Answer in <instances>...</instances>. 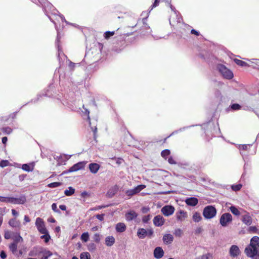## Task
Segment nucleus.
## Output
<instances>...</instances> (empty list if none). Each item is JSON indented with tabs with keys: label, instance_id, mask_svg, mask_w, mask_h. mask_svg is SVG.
<instances>
[{
	"label": "nucleus",
	"instance_id": "bb28decb",
	"mask_svg": "<svg viewBox=\"0 0 259 259\" xmlns=\"http://www.w3.org/2000/svg\"><path fill=\"white\" fill-rule=\"evenodd\" d=\"M13 242L18 244L19 242L23 241V238L20 235L19 233L16 234L13 237Z\"/></svg>",
	"mask_w": 259,
	"mask_h": 259
},
{
	"label": "nucleus",
	"instance_id": "774afa93",
	"mask_svg": "<svg viewBox=\"0 0 259 259\" xmlns=\"http://www.w3.org/2000/svg\"><path fill=\"white\" fill-rule=\"evenodd\" d=\"M191 32L192 34H195L196 35H199V32H198L197 31H196L195 29H192L191 30Z\"/></svg>",
	"mask_w": 259,
	"mask_h": 259
},
{
	"label": "nucleus",
	"instance_id": "58836bf2",
	"mask_svg": "<svg viewBox=\"0 0 259 259\" xmlns=\"http://www.w3.org/2000/svg\"><path fill=\"white\" fill-rule=\"evenodd\" d=\"M101 235L99 233H96L94 235L93 238L95 242L99 243L101 239Z\"/></svg>",
	"mask_w": 259,
	"mask_h": 259
},
{
	"label": "nucleus",
	"instance_id": "c03bdc74",
	"mask_svg": "<svg viewBox=\"0 0 259 259\" xmlns=\"http://www.w3.org/2000/svg\"><path fill=\"white\" fill-rule=\"evenodd\" d=\"M61 183L60 182H53L48 185V187L50 188H56L60 186Z\"/></svg>",
	"mask_w": 259,
	"mask_h": 259
},
{
	"label": "nucleus",
	"instance_id": "5701e85b",
	"mask_svg": "<svg viewBox=\"0 0 259 259\" xmlns=\"http://www.w3.org/2000/svg\"><path fill=\"white\" fill-rule=\"evenodd\" d=\"M126 227L123 223H118L116 225L115 230L118 233H122L126 230Z\"/></svg>",
	"mask_w": 259,
	"mask_h": 259
},
{
	"label": "nucleus",
	"instance_id": "c85d7f7f",
	"mask_svg": "<svg viewBox=\"0 0 259 259\" xmlns=\"http://www.w3.org/2000/svg\"><path fill=\"white\" fill-rule=\"evenodd\" d=\"M80 239L83 242H87L89 240V234L88 232L83 233L81 236Z\"/></svg>",
	"mask_w": 259,
	"mask_h": 259
},
{
	"label": "nucleus",
	"instance_id": "9b49d317",
	"mask_svg": "<svg viewBox=\"0 0 259 259\" xmlns=\"http://www.w3.org/2000/svg\"><path fill=\"white\" fill-rule=\"evenodd\" d=\"M43 247L40 246H35L29 251L28 254L30 256H39Z\"/></svg>",
	"mask_w": 259,
	"mask_h": 259
},
{
	"label": "nucleus",
	"instance_id": "37998d69",
	"mask_svg": "<svg viewBox=\"0 0 259 259\" xmlns=\"http://www.w3.org/2000/svg\"><path fill=\"white\" fill-rule=\"evenodd\" d=\"M11 197L0 196V201L6 203H10Z\"/></svg>",
	"mask_w": 259,
	"mask_h": 259
},
{
	"label": "nucleus",
	"instance_id": "ea45409f",
	"mask_svg": "<svg viewBox=\"0 0 259 259\" xmlns=\"http://www.w3.org/2000/svg\"><path fill=\"white\" fill-rule=\"evenodd\" d=\"M88 249L90 251H94L96 249V245L94 243H90L88 245Z\"/></svg>",
	"mask_w": 259,
	"mask_h": 259
},
{
	"label": "nucleus",
	"instance_id": "72a5a7b5",
	"mask_svg": "<svg viewBox=\"0 0 259 259\" xmlns=\"http://www.w3.org/2000/svg\"><path fill=\"white\" fill-rule=\"evenodd\" d=\"M161 0H155L154 3L153 4V5L151 6V9H150V10L149 11V12L147 13V15L146 16V17L145 18H143V21H145L147 18V17H148V14L149 13H150V12L154 8H155L156 7L158 6V5H159V3L160 2Z\"/></svg>",
	"mask_w": 259,
	"mask_h": 259
},
{
	"label": "nucleus",
	"instance_id": "b1692460",
	"mask_svg": "<svg viewBox=\"0 0 259 259\" xmlns=\"http://www.w3.org/2000/svg\"><path fill=\"white\" fill-rule=\"evenodd\" d=\"M185 202L187 205L192 206H194L197 204L198 201L196 198L191 197L187 199Z\"/></svg>",
	"mask_w": 259,
	"mask_h": 259
},
{
	"label": "nucleus",
	"instance_id": "8fccbe9b",
	"mask_svg": "<svg viewBox=\"0 0 259 259\" xmlns=\"http://www.w3.org/2000/svg\"><path fill=\"white\" fill-rule=\"evenodd\" d=\"M231 108L233 110H237L241 109V106L238 104H233L231 106Z\"/></svg>",
	"mask_w": 259,
	"mask_h": 259
},
{
	"label": "nucleus",
	"instance_id": "a18cd8bd",
	"mask_svg": "<svg viewBox=\"0 0 259 259\" xmlns=\"http://www.w3.org/2000/svg\"><path fill=\"white\" fill-rule=\"evenodd\" d=\"M242 187V185L241 184H237V185H233L231 186V188L233 191H237L240 190V189Z\"/></svg>",
	"mask_w": 259,
	"mask_h": 259
},
{
	"label": "nucleus",
	"instance_id": "4be33fe9",
	"mask_svg": "<svg viewBox=\"0 0 259 259\" xmlns=\"http://www.w3.org/2000/svg\"><path fill=\"white\" fill-rule=\"evenodd\" d=\"M118 187L117 185H114L111 187L108 191L107 195L109 197H113L118 191Z\"/></svg>",
	"mask_w": 259,
	"mask_h": 259
},
{
	"label": "nucleus",
	"instance_id": "473e14b6",
	"mask_svg": "<svg viewBox=\"0 0 259 259\" xmlns=\"http://www.w3.org/2000/svg\"><path fill=\"white\" fill-rule=\"evenodd\" d=\"M201 219H202V218L201 217V215H200V213H199L198 212H195L193 214V220L195 222H199V221H201Z\"/></svg>",
	"mask_w": 259,
	"mask_h": 259
},
{
	"label": "nucleus",
	"instance_id": "4468645a",
	"mask_svg": "<svg viewBox=\"0 0 259 259\" xmlns=\"http://www.w3.org/2000/svg\"><path fill=\"white\" fill-rule=\"evenodd\" d=\"M153 255L156 259L161 258L164 255V251L161 247H156L154 250Z\"/></svg>",
	"mask_w": 259,
	"mask_h": 259
},
{
	"label": "nucleus",
	"instance_id": "0eeeda50",
	"mask_svg": "<svg viewBox=\"0 0 259 259\" xmlns=\"http://www.w3.org/2000/svg\"><path fill=\"white\" fill-rule=\"evenodd\" d=\"M175 207L171 205H165L161 209V212L166 217L172 215L175 212Z\"/></svg>",
	"mask_w": 259,
	"mask_h": 259
},
{
	"label": "nucleus",
	"instance_id": "c9c22d12",
	"mask_svg": "<svg viewBox=\"0 0 259 259\" xmlns=\"http://www.w3.org/2000/svg\"><path fill=\"white\" fill-rule=\"evenodd\" d=\"M80 259H91V255L88 252H82L80 255Z\"/></svg>",
	"mask_w": 259,
	"mask_h": 259
},
{
	"label": "nucleus",
	"instance_id": "a878e982",
	"mask_svg": "<svg viewBox=\"0 0 259 259\" xmlns=\"http://www.w3.org/2000/svg\"><path fill=\"white\" fill-rule=\"evenodd\" d=\"M9 224L12 227H20V223L15 219H11L9 222Z\"/></svg>",
	"mask_w": 259,
	"mask_h": 259
},
{
	"label": "nucleus",
	"instance_id": "13d9d810",
	"mask_svg": "<svg viewBox=\"0 0 259 259\" xmlns=\"http://www.w3.org/2000/svg\"><path fill=\"white\" fill-rule=\"evenodd\" d=\"M247 60L250 61V62H251L252 63H254L256 65L259 66V59H250V60H248L247 59Z\"/></svg>",
	"mask_w": 259,
	"mask_h": 259
},
{
	"label": "nucleus",
	"instance_id": "6e6d98bb",
	"mask_svg": "<svg viewBox=\"0 0 259 259\" xmlns=\"http://www.w3.org/2000/svg\"><path fill=\"white\" fill-rule=\"evenodd\" d=\"M174 234L176 236H181L182 234V231L180 229H177L175 230Z\"/></svg>",
	"mask_w": 259,
	"mask_h": 259
},
{
	"label": "nucleus",
	"instance_id": "f257e3e1",
	"mask_svg": "<svg viewBox=\"0 0 259 259\" xmlns=\"http://www.w3.org/2000/svg\"><path fill=\"white\" fill-rule=\"evenodd\" d=\"M217 69L224 78L228 79H231L233 78V73L225 66L222 64H219L217 66Z\"/></svg>",
	"mask_w": 259,
	"mask_h": 259
},
{
	"label": "nucleus",
	"instance_id": "20e7f679",
	"mask_svg": "<svg viewBox=\"0 0 259 259\" xmlns=\"http://www.w3.org/2000/svg\"><path fill=\"white\" fill-rule=\"evenodd\" d=\"M232 221V217L229 213H223L220 220V224L223 227H226Z\"/></svg>",
	"mask_w": 259,
	"mask_h": 259
},
{
	"label": "nucleus",
	"instance_id": "5fc2aeb1",
	"mask_svg": "<svg viewBox=\"0 0 259 259\" xmlns=\"http://www.w3.org/2000/svg\"><path fill=\"white\" fill-rule=\"evenodd\" d=\"M77 65H79V64H75L74 63H73L71 61H69V67L70 68V69L71 70H73L74 67Z\"/></svg>",
	"mask_w": 259,
	"mask_h": 259
},
{
	"label": "nucleus",
	"instance_id": "f3484780",
	"mask_svg": "<svg viewBox=\"0 0 259 259\" xmlns=\"http://www.w3.org/2000/svg\"><path fill=\"white\" fill-rule=\"evenodd\" d=\"M52 255V253L51 251L48 250L45 248H42V251H41L38 257L40 258V259H48L49 257Z\"/></svg>",
	"mask_w": 259,
	"mask_h": 259
},
{
	"label": "nucleus",
	"instance_id": "79ce46f5",
	"mask_svg": "<svg viewBox=\"0 0 259 259\" xmlns=\"http://www.w3.org/2000/svg\"><path fill=\"white\" fill-rule=\"evenodd\" d=\"M114 31H106L105 32L104 36L106 39H108L114 34Z\"/></svg>",
	"mask_w": 259,
	"mask_h": 259
},
{
	"label": "nucleus",
	"instance_id": "052dcab7",
	"mask_svg": "<svg viewBox=\"0 0 259 259\" xmlns=\"http://www.w3.org/2000/svg\"><path fill=\"white\" fill-rule=\"evenodd\" d=\"M168 162L171 164H176V161L173 159L172 157H170L169 158H168Z\"/></svg>",
	"mask_w": 259,
	"mask_h": 259
},
{
	"label": "nucleus",
	"instance_id": "680f3d73",
	"mask_svg": "<svg viewBox=\"0 0 259 259\" xmlns=\"http://www.w3.org/2000/svg\"><path fill=\"white\" fill-rule=\"evenodd\" d=\"M0 256L2 259H5L7 257V254L4 251H2L0 253Z\"/></svg>",
	"mask_w": 259,
	"mask_h": 259
},
{
	"label": "nucleus",
	"instance_id": "ddd939ff",
	"mask_svg": "<svg viewBox=\"0 0 259 259\" xmlns=\"http://www.w3.org/2000/svg\"><path fill=\"white\" fill-rule=\"evenodd\" d=\"M153 221L155 226L160 227L164 224L165 220L162 215H157L154 218Z\"/></svg>",
	"mask_w": 259,
	"mask_h": 259
},
{
	"label": "nucleus",
	"instance_id": "393cba45",
	"mask_svg": "<svg viewBox=\"0 0 259 259\" xmlns=\"http://www.w3.org/2000/svg\"><path fill=\"white\" fill-rule=\"evenodd\" d=\"M105 241L107 246H111L115 243V238L112 236H109L105 238Z\"/></svg>",
	"mask_w": 259,
	"mask_h": 259
},
{
	"label": "nucleus",
	"instance_id": "7ed1b4c3",
	"mask_svg": "<svg viewBox=\"0 0 259 259\" xmlns=\"http://www.w3.org/2000/svg\"><path fill=\"white\" fill-rule=\"evenodd\" d=\"M244 252L248 257L252 259H259V249L247 246Z\"/></svg>",
	"mask_w": 259,
	"mask_h": 259
},
{
	"label": "nucleus",
	"instance_id": "cd10ccee",
	"mask_svg": "<svg viewBox=\"0 0 259 259\" xmlns=\"http://www.w3.org/2000/svg\"><path fill=\"white\" fill-rule=\"evenodd\" d=\"M75 192V189L72 187H69L68 189L64 191V194L66 196H70L72 195Z\"/></svg>",
	"mask_w": 259,
	"mask_h": 259
},
{
	"label": "nucleus",
	"instance_id": "412c9836",
	"mask_svg": "<svg viewBox=\"0 0 259 259\" xmlns=\"http://www.w3.org/2000/svg\"><path fill=\"white\" fill-rule=\"evenodd\" d=\"M100 167V165L96 163H90L89 166L90 170L93 174H96L98 171Z\"/></svg>",
	"mask_w": 259,
	"mask_h": 259
},
{
	"label": "nucleus",
	"instance_id": "4c0bfd02",
	"mask_svg": "<svg viewBox=\"0 0 259 259\" xmlns=\"http://www.w3.org/2000/svg\"><path fill=\"white\" fill-rule=\"evenodd\" d=\"M145 188H146V186L144 185H138L137 187L134 188L135 192H136V194H137Z\"/></svg>",
	"mask_w": 259,
	"mask_h": 259
},
{
	"label": "nucleus",
	"instance_id": "69168bd1",
	"mask_svg": "<svg viewBox=\"0 0 259 259\" xmlns=\"http://www.w3.org/2000/svg\"><path fill=\"white\" fill-rule=\"evenodd\" d=\"M24 221H25V222H26V223H29V222H30V219H29V218L27 215H25L24 216Z\"/></svg>",
	"mask_w": 259,
	"mask_h": 259
},
{
	"label": "nucleus",
	"instance_id": "aec40b11",
	"mask_svg": "<svg viewBox=\"0 0 259 259\" xmlns=\"http://www.w3.org/2000/svg\"><path fill=\"white\" fill-rule=\"evenodd\" d=\"M162 240L164 244L168 245L172 242L174 237L172 235L170 234H166L163 236Z\"/></svg>",
	"mask_w": 259,
	"mask_h": 259
},
{
	"label": "nucleus",
	"instance_id": "49530a36",
	"mask_svg": "<svg viewBox=\"0 0 259 259\" xmlns=\"http://www.w3.org/2000/svg\"><path fill=\"white\" fill-rule=\"evenodd\" d=\"M2 131L3 132V133L9 135L12 133V130L11 128L9 127H6L2 128Z\"/></svg>",
	"mask_w": 259,
	"mask_h": 259
},
{
	"label": "nucleus",
	"instance_id": "f704fd0d",
	"mask_svg": "<svg viewBox=\"0 0 259 259\" xmlns=\"http://www.w3.org/2000/svg\"><path fill=\"white\" fill-rule=\"evenodd\" d=\"M234 62L238 65L240 66H249V65L246 63L245 62H244L242 60L235 59H234Z\"/></svg>",
	"mask_w": 259,
	"mask_h": 259
},
{
	"label": "nucleus",
	"instance_id": "e433bc0d",
	"mask_svg": "<svg viewBox=\"0 0 259 259\" xmlns=\"http://www.w3.org/2000/svg\"><path fill=\"white\" fill-rule=\"evenodd\" d=\"M170 153V150L168 149H165L161 152V156L164 158L165 159H166L167 156H168Z\"/></svg>",
	"mask_w": 259,
	"mask_h": 259
},
{
	"label": "nucleus",
	"instance_id": "3c124183",
	"mask_svg": "<svg viewBox=\"0 0 259 259\" xmlns=\"http://www.w3.org/2000/svg\"><path fill=\"white\" fill-rule=\"evenodd\" d=\"M4 237L6 239H9L11 237V232L9 231H6L5 232Z\"/></svg>",
	"mask_w": 259,
	"mask_h": 259
},
{
	"label": "nucleus",
	"instance_id": "338daca9",
	"mask_svg": "<svg viewBox=\"0 0 259 259\" xmlns=\"http://www.w3.org/2000/svg\"><path fill=\"white\" fill-rule=\"evenodd\" d=\"M149 210V208L148 207H144L142 208V212L143 213H146Z\"/></svg>",
	"mask_w": 259,
	"mask_h": 259
},
{
	"label": "nucleus",
	"instance_id": "de8ad7c7",
	"mask_svg": "<svg viewBox=\"0 0 259 259\" xmlns=\"http://www.w3.org/2000/svg\"><path fill=\"white\" fill-rule=\"evenodd\" d=\"M9 162L7 160H3L0 162V166L2 167H4L7 166L9 165Z\"/></svg>",
	"mask_w": 259,
	"mask_h": 259
},
{
	"label": "nucleus",
	"instance_id": "864d4df0",
	"mask_svg": "<svg viewBox=\"0 0 259 259\" xmlns=\"http://www.w3.org/2000/svg\"><path fill=\"white\" fill-rule=\"evenodd\" d=\"M248 146H250V145H239L238 146V148L240 150H246L247 149Z\"/></svg>",
	"mask_w": 259,
	"mask_h": 259
},
{
	"label": "nucleus",
	"instance_id": "09e8293b",
	"mask_svg": "<svg viewBox=\"0 0 259 259\" xmlns=\"http://www.w3.org/2000/svg\"><path fill=\"white\" fill-rule=\"evenodd\" d=\"M126 194L128 196H132L133 195L136 194L135 192V189H132L130 190H128L126 191Z\"/></svg>",
	"mask_w": 259,
	"mask_h": 259
},
{
	"label": "nucleus",
	"instance_id": "39448f33",
	"mask_svg": "<svg viewBox=\"0 0 259 259\" xmlns=\"http://www.w3.org/2000/svg\"><path fill=\"white\" fill-rule=\"evenodd\" d=\"M35 225L38 231L41 234H44L48 233V231L45 227L44 222L42 219L37 218L36 219Z\"/></svg>",
	"mask_w": 259,
	"mask_h": 259
},
{
	"label": "nucleus",
	"instance_id": "423d86ee",
	"mask_svg": "<svg viewBox=\"0 0 259 259\" xmlns=\"http://www.w3.org/2000/svg\"><path fill=\"white\" fill-rule=\"evenodd\" d=\"M87 164L86 161H81L79 162L73 166H72L67 171V172H71L76 171L77 170L82 169L84 168L85 164Z\"/></svg>",
	"mask_w": 259,
	"mask_h": 259
},
{
	"label": "nucleus",
	"instance_id": "1a4fd4ad",
	"mask_svg": "<svg viewBox=\"0 0 259 259\" xmlns=\"http://www.w3.org/2000/svg\"><path fill=\"white\" fill-rule=\"evenodd\" d=\"M26 201V197L24 195H21L19 197H11L10 203L14 204H23Z\"/></svg>",
	"mask_w": 259,
	"mask_h": 259
},
{
	"label": "nucleus",
	"instance_id": "e2e57ef3",
	"mask_svg": "<svg viewBox=\"0 0 259 259\" xmlns=\"http://www.w3.org/2000/svg\"><path fill=\"white\" fill-rule=\"evenodd\" d=\"M104 214H97L96 215V218L99 220L100 221H103L104 220Z\"/></svg>",
	"mask_w": 259,
	"mask_h": 259
},
{
	"label": "nucleus",
	"instance_id": "6e6552de",
	"mask_svg": "<svg viewBox=\"0 0 259 259\" xmlns=\"http://www.w3.org/2000/svg\"><path fill=\"white\" fill-rule=\"evenodd\" d=\"M153 234V231L151 230L147 231L144 228H140L137 232V236L140 239H143L147 236H151Z\"/></svg>",
	"mask_w": 259,
	"mask_h": 259
},
{
	"label": "nucleus",
	"instance_id": "7c9ffc66",
	"mask_svg": "<svg viewBox=\"0 0 259 259\" xmlns=\"http://www.w3.org/2000/svg\"><path fill=\"white\" fill-rule=\"evenodd\" d=\"M195 259H213L212 254L207 253L196 257Z\"/></svg>",
	"mask_w": 259,
	"mask_h": 259
},
{
	"label": "nucleus",
	"instance_id": "c756f323",
	"mask_svg": "<svg viewBox=\"0 0 259 259\" xmlns=\"http://www.w3.org/2000/svg\"><path fill=\"white\" fill-rule=\"evenodd\" d=\"M9 249L13 254H16L17 250V244L15 243H12L9 245Z\"/></svg>",
	"mask_w": 259,
	"mask_h": 259
},
{
	"label": "nucleus",
	"instance_id": "4d7b16f0",
	"mask_svg": "<svg viewBox=\"0 0 259 259\" xmlns=\"http://www.w3.org/2000/svg\"><path fill=\"white\" fill-rule=\"evenodd\" d=\"M162 1H164L165 2H166L169 7H170V8L171 9V10L172 11H174V12H176L175 11V8L170 4V2H171V0H161Z\"/></svg>",
	"mask_w": 259,
	"mask_h": 259
},
{
	"label": "nucleus",
	"instance_id": "f8f14e48",
	"mask_svg": "<svg viewBox=\"0 0 259 259\" xmlns=\"http://www.w3.org/2000/svg\"><path fill=\"white\" fill-rule=\"evenodd\" d=\"M137 217L138 213L133 210L127 211L125 214V219L128 222H130L136 219Z\"/></svg>",
	"mask_w": 259,
	"mask_h": 259
},
{
	"label": "nucleus",
	"instance_id": "bf43d9fd",
	"mask_svg": "<svg viewBox=\"0 0 259 259\" xmlns=\"http://www.w3.org/2000/svg\"><path fill=\"white\" fill-rule=\"evenodd\" d=\"M257 230V228L255 226H251L248 228V231L250 232L256 233Z\"/></svg>",
	"mask_w": 259,
	"mask_h": 259
},
{
	"label": "nucleus",
	"instance_id": "2eb2a0df",
	"mask_svg": "<svg viewBox=\"0 0 259 259\" xmlns=\"http://www.w3.org/2000/svg\"><path fill=\"white\" fill-rule=\"evenodd\" d=\"M248 246L259 249V237L257 236L253 237L251 239L250 244Z\"/></svg>",
	"mask_w": 259,
	"mask_h": 259
},
{
	"label": "nucleus",
	"instance_id": "0e129e2a",
	"mask_svg": "<svg viewBox=\"0 0 259 259\" xmlns=\"http://www.w3.org/2000/svg\"><path fill=\"white\" fill-rule=\"evenodd\" d=\"M52 209L55 211H57L58 210H57V205L56 203H53L52 205Z\"/></svg>",
	"mask_w": 259,
	"mask_h": 259
},
{
	"label": "nucleus",
	"instance_id": "2f4dec72",
	"mask_svg": "<svg viewBox=\"0 0 259 259\" xmlns=\"http://www.w3.org/2000/svg\"><path fill=\"white\" fill-rule=\"evenodd\" d=\"M229 210L235 215L238 216L240 214V212L239 210L234 206H231L230 207Z\"/></svg>",
	"mask_w": 259,
	"mask_h": 259
},
{
	"label": "nucleus",
	"instance_id": "9d476101",
	"mask_svg": "<svg viewBox=\"0 0 259 259\" xmlns=\"http://www.w3.org/2000/svg\"><path fill=\"white\" fill-rule=\"evenodd\" d=\"M240 250L237 245H233L231 246L229 249V254L231 257H237L240 254Z\"/></svg>",
	"mask_w": 259,
	"mask_h": 259
},
{
	"label": "nucleus",
	"instance_id": "f03ea898",
	"mask_svg": "<svg viewBox=\"0 0 259 259\" xmlns=\"http://www.w3.org/2000/svg\"><path fill=\"white\" fill-rule=\"evenodd\" d=\"M217 213L215 207L211 205L206 206L203 211V215L206 219H210L214 217Z\"/></svg>",
	"mask_w": 259,
	"mask_h": 259
},
{
	"label": "nucleus",
	"instance_id": "6ab92c4d",
	"mask_svg": "<svg viewBox=\"0 0 259 259\" xmlns=\"http://www.w3.org/2000/svg\"><path fill=\"white\" fill-rule=\"evenodd\" d=\"M34 167V162H31L28 164H23L22 165V169L26 171H32Z\"/></svg>",
	"mask_w": 259,
	"mask_h": 259
},
{
	"label": "nucleus",
	"instance_id": "603ef678",
	"mask_svg": "<svg viewBox=\"0 0 259 259\" xmlns=\"http://www.w3.org/2000/svg\"><path fill=\"white\" fill-rule=\"evenodd\" d=\"M150 219H151V215L150 214H149V215L144 216L142 219V221L144 223H147L150 220Z\"/></svg>",
	"mask_w": 259,
	"mask_h": 259
},
{
	"label": "nucleus",
	"instance_id": "a19ab883",
	"mask_svg": "<svg viewBox=\"0 0 259 259\" xmlns=\"http://www.w3.org/2000/svg\"><path fill=\"white\" fill-rule=\"evenodd\" d=\"M42 234L43 235L41 236V238L44 239L45 242L47 243L50 239V236L49 235L48 232Z\"/></svg>",
	"mask_w": 259,
	"mask_h": 259
},
{
	"label": "nucleus",
	"instance_id": "dca6fc26",
	"mask_svg": "<svg viewBox=\"0 0 259 259\" xmlns=\"http://www.w3.org/2000/svg\"><path fill=\"white\" fill-rule=\"evenodd\" d=\"M176 217L178 220L182 222L188 217V215L186 211L180 210L176 213Z\"/></svg>",
	"mask_w": 259,
	"mask_h": 259
},
{
	"label": "nucleus",
	"instance_id": "a211bd4d",
	"mask_svg": "<svg viewBox=\"0 0 259 259\" xmlns=\"http://www.w3.org/2000/svg\"><path fill=\"white\" fill-rule=\"evenodd\" d=\"M242 222L247 226H249L252 223V218L249 215V213L246 212L242 216Z\"/></svg>",
	"mask_w": 259,
	"mask_h": 259
}]
</instances>
